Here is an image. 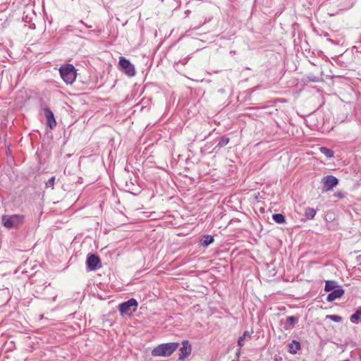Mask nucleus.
<instances>
[{
    "mask_svg": "<svg viewBox=\"0 0 361 361\" xmlns=\"http://www.w3.org/2000/svg\"><path fill=\"white\" fill-rule=\"evenodd\" d=\"M319 151L322 154H323L324 155H325L326 157L328 158H331L334 157V152L332 149H329V148H327V147H322L319 148Z\"/></svg>",
    "mask_w": 361,
    "mask_h": 361,
    "instance_id": "14",
    "label": "nucleus"
},
{
    "mask_svg": "<svg viewBox=\"0 0 361 361\" xmlns=\"http://www.w3.org/2000/svg\"><path fill=\"white\" fill-rule=\"evenodd\" d=\"M214 242V238L212 235H204V239L202 240V245L207 246Z\"/></svg>",
    "mask_w": 361,
    "mask_h": 361,
    "instance_id": "18",
    "label": "nucleus"
},
{
    "mask_svg": "<svg viewBox=\"0 0 361 361\" xmlns=\"http://www.w3.org/2000/svg\"><path fill=\"white\" fill-rule=\"evenodd\" d=\"M272 219L277 224H283L286 221V217L281 214H273Z\"/></svg>",
    "mask_w": 361,
    "mask_h": 361,
    "instance_id": "16",
    "label": "nucleus"
},
{
    "mask_svg": "<svg viewBox=\"0 0 361 361\" xmlns=\"http://www.w3.org/2000/svg\"><path fill=\"white\" fill-rule=\"evenodd\" d=\"M202 18H204L203 21L200 20L198 25L195 27V29L199 28L200 26L206 23L207 21L210 20V19H207V18H204V16H202Z\"/></svg>",
    "mask_w": 361,
    "mask_h": 361,
    "instance_id": "23",
    "label": "nucleus"
},
{
    "mask_svg": "<svg viewBox=\"0 0 361 361\" xmlns=\"http://www.w3.org/2000/svg\"><path fill=\"white\" fill-rule=\"evenodd\" d=\"M60 75L66 84H72L76 78L75 67L72 64L61 66L59 69Z\"/></svg>",
    "mask_w": 361,
    "mask_h": 361,
    "instance_id": "2",
    "label": "nucleus"
},
{
    "mask_svg": "<svg viewBox=\"0 0 361 361\" xmlns=\"http://www.w3.org/2000/svg\"><path fill=\"white\" fill-rule=\"evenodd\" d=\"M344 293V290L339 286L335 290L331 291V293L327 295L326 300L328 302H333L336 299L341 298L343 295Z\"/></svg>",
    "mask_w": 361,
    "mask_h": 361,
    "instance_id": "10",
    "label": "nucleus"
},
{
    "mask_svg": "<svg viewBox=\"0 0 361 361\" xmlns=\"http://www.w3.org/2000/svg\"><path fill=\"white\" fill-rule=\"evenodd\" d=\"M361 316V310H357L350 317V321L353 323L356 322Z\"/></svg>",
    "mask_w": 361,
    "mask_h": 361,
    "instance_id": "20",
    "label": "nucleus"
},
{
    "mask_svg": "<svg viewBox=\"0 0 361 361\" xmlns=\"http://www.w3.org/2000/svg\"><path fill=\"white\" fill-rule=\"evenodd\" d=\"M79 23H81V24L85 25L87 27H88V28L92 27V26H91V25H87L85 24V23L83 22V20H80V22H79Z\"/></svg>",
    "mask_w": 361,
    "mask_h": 361,
    "instance_id": "25",
    "label": "nucleus"
},
{
    "mask_svg": "<svg viewBox=\"0 0 361 361\" xmlns=\"http://www.w3.org/2000/svg\"><path fill=\"white\" fill-rule=\"evenodd\" d=\"M289 353L291 354H295L297 351L300 348V342L296 340H293L290 343L288 344Z\"/></svg>",
    "mask_w": 361,
    "mask_h": 361,
    "instance_id": "11",
    "label": "nucleus"
},
{
    "mask_svg": "<svg viewBox=\"0 0 361 361\" xmlns=\"http://www.w3.org/2000/svg\"><path fill=\"white\" fill-rule=\"evenodd\" d=\"M322 182L324 183V190L325 191L331 190L334 187L338 184V178L331 175L324 176L322 178Z\"/></svg>",
    "mask_w": 361,
    "mask_h": 361,
    "instance_id": "7",
    "label": "nucleus"
},
{
    "mask_svg": "<svg viewBox=\"0 0 361 361\" xmlns=\"http://www.w3.org/2000/svg\"><path fill=\"white\" fill-rule=\"evenodd\" d=\"M118 65L121 71L128 76L133 77L135 75V66L128 59H126L124 57H121L118 61Z\"/></svg>",
    "mask_w": 361,
    "mask_h": 361,
    "instance_id": "5",
    "label": "nucleus"
},
{
    "mask_svg": "<svg viewBox=\"0 0 361 361\" xmlns=\"http://www.w3.org/2000/svg\"><path fill=\"white\" fill-rule=\"evenodd\" d=\"M316 215V210L311 207H307L305 211V216L308 219H312Z\"/></svg>",
    "mask_w": 361,
    "mask_h": 361,
    "instance_id": "15",
    "label": "nucleus"
},
{
    "mask_svg": "<svg viewBox=\"0 0 361 361\" xmlns=\"http://www.w3.org/2000/svg\"><path fill=\"white\" fill-rule=\"evenodd\" d=\"M340 286L336 281H326L325 283L324 290L325 291L329 292L338 288Z\"/></svg>",
    "mask_w": 361,
    "mask_h": 361,
    "instance_id": "12",
    "label": "nucleus"
},
{
    "mask_svg": "<svg viewBox=\"0 0 361 361\" xmlns=\"http://www.w3.org/2000/svg\"><path fill=\"white\" fill-rule=\"evenodd\" d=\"M182 345L183 346L180 348L179 360H184L190 355L192 351L191 345L188 341H183Z\"/></svg>",
    "mask_w": 361,
    "mask_h": 361,
    "instance_id": "8",
    "label": "nucleus"
},
{
    "mask_svg": "<svg viewBox=\"0 0 361 361\" xmlns=\"http://www.w3.org/2000/svg\"><path fill=\"white\" fill-rule=\"evenodd\" d=\"M229 141H230L229 137L224 135L221 137V139L216 147L222 148V147H225L227 144H228Z\"/></svg>",
    "mask_w": 361,
    "mask_h": 361,
    "instance_id": "17",
    "label": "nucleus"
},
{
    "mask_svg": "<svg viewBox=\"0 0 361 361\" xmlns=\"http://www.w3.org/2000/svg\"><path fill=\"white\" fill-rule=\"evenodd\" d=\"M250 334L248 331H245L243 334V336H241L239 338H238V345L240 346V347H243L244 345V341L245 339L246 338V337H250Z\"/></svg>",
    "mask_w": 361,
    "mask_h": 361,
    "instance_id": "19",
    "label": "nucleus"
},
{
    "mask_svg": "<svg viewBox=\"0 0 361 361\" xmlns=\"http://www.w3.org/2000/svg\"><path fill=\"white\" fill-rule=\"evenodd\" d=\"M87 270L95 271L102 267L101 259L96 254H89L86 260Z\"/></svg>",
    "mask_w": 361,
    "mask_h": 361,
    "instance_id": "6",
    "label": "nucleus"
},
{
    "mask_svg": "<svg viewBox=\"0 0 361 361\" xmlns=\"http://www.w3.org/2000/svg\"><path fill=\"white\" fill-rule=\"evenodd\" d=\"M298 321V318L294 316H289L286 319V329H290L293 328L295 322Z\"/></svg>",
    "mask_w": 361,
    "mask_h": 361,
    "instance_id": "13",
    "label": "nucleus"
},
{
    "mask_svg": "<svg viewBox=\"0 0 361 361\" xmlns=\"http://www.w3.org/2000/svg\"><path fill=\"white\" fill-rule=\"evenodd\" d=\"M334 195L335 197H336L340 198V199H342V198H343V197H344L343 194L342 192H335V193H334Z\"/></svg>",
    "mask_w": 361,
    "mask_h": 361,
    "instance_id": "24",
    "label": "nucleus"
},
{
    "mask_svg": "<svg viewBox=\"0 0 361 361\" xmlns=\"http://www.w3.org/2000/svg\"><path fill=\"white\" fill-rule=\"evenodd\" d=\"M327 318L335 322H340L342 319L341 317L336 314L328 315Z\"/></svg>",
    "mask_w": 361,
    "mask_h": 361,
    "instance_id": "21",
    "label": "nucleus"
},
{
    "mask_svg": "<svg viewBox=\"0 0 361 361\" xmlns=\"http://www.w3.org/2000/svg\"><path fill=\"white\" fill-rule=\"evenodd\" d=\"M179 343L176 342L162 343L152 350L154 357H169L178 348Z\"/></svg>",
    "mask_w": 361,
    "mask_h": 361,
    "instance_id": "1",
    "label": "nucleus"
},
{
    "mask_svg": "<svg viewBox=\"0 0 361 361\" xmlns=\"http://www.w3.org/2000/svg\"><path fill=\"white\" fill-rule=\"evenodd\" d=\"M185 13L186 14V16H188L190 13V10H186Z\"/></svg>",
    "mask_w": 361,
    "mask_h": 361,
    "instance_id": "26",
    "label": "nucleus"
},
{
    "mask_svg": "<svg viewBox=\"0 0 361 361\" xmlns=\"http://www.w3.org/2000/svg\"><path fill=\"white\" fill-rule=\"evenodd\" d=\"M44 115L47 118V124L51 128L53 129L56 126V121L55 120L53 112L49 108H44Z\"/></svg>",
    "mask_w": 361,
    "mask_h": 361,
    "instance_id": "9",
    "label": "nucleus"
},
{
    "mask_svg": "<svg viewBox=\"0 0 361 361\" xmlns=\"http://www.w3.org/2000/svg\"><path fill=\"white\" fill-rule=\"evenodd\" d=\"M324 35L325 37H326V36H328V35H329V34H328L327 32H325L324 33Z\"/></svg>",
    "mask_w": 361,
    "mask_h": 361,
    "instance_id": "27",
    "label": "nucleus"
},
{
    "mask_svg": "<svg viewBox=\"0 0 361 361\" xmlns=\"http://www.w3.org/2000/svg\"><path fill=\"white\" fill-rule=\"evenodd\" d=\"M24 219V216L20 214H14L11 216L4 215L1 217L3 225L7 228H12L20 225Z\"/></svg>",
    "mask_w": 361,
    "mask_h": 361,
    "instance_id": "3",
    "label": "nucleus"
},
{
    "mask_svg": "<svg viewBox=\"0 0 361 361\" xmlns=\"http://www.w3.org/2000/svg\"><path fill=\"white\" fill-rule=\"evenodd\" d=\"M54 183H55V176H52L46 183V187L54 188Z\"/></svg>",
    "mask_w": 361,
    "mask_h": 361,
    "instance_id": "22",
    "label": "nucleus"
},
{
    "mask_svg": "<svg viewBox=\"0 0 361 361\" xmlns=\"http://www.w3.org/2000/svg\"><path fill=\"white\" fill-rule=\"evenodd\" d=\"M138 305L137 301L134 298L121 303L118 306V310L122 315L131 314L133 312H135Z\"/></svg>",
    "mask_w": 361,
    "mask_h": 361,
    "instance_id": "4",
    "label": "nucleus"
}]
</instances>
